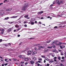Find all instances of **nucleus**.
<instances>
[{
  "label": "nucleus",
  "mask_w": 66,
  "mask_h": 66,
  "mask_svg": "<svg viewBox=\"0 0 66 66\" xmlns=\"http://www.w3.org/2000/svg\"><path fill=\"white\" fill-rule=\"evenodd\" d=\"M56 3H57L58 5H60L61 3L63 4V3H64V1L62 0H61L60 1H59V0H56Z\"/></svg>",
  "instance_id": "nucleus-1"
},
{
  "label": "nucleus",
  "mask_w": 66,
  "mask_h": 66,
  "mask_svg": "<svg viewBox=\"0 0 66 66\" xmlns=\"http://www.w3.org/2000/svg\"><path fill=\"white\" fill-rule=\"evenodd\" d=\"M54 44H56V45L57 46H58L59 45H61V43L59 42V41L57 40H56L53 42Z\"/></svg>",
  "instance_id": "nucleus-2"
},
{
  "label": "nucleus",
  "mask_w": 66,
  "mask_h": 66,
  "mask_svg": "<svg viewBox=\"0 0 66 66\" xmlns=\"http://www.w3.org/2000/svg\"><path fill=\"white\" fill-rule=\"evenodd\" d=\"M33 52V51H28V53L27 54V55H29L30 54H31V53H32Z\"/></svg>",
  "instance_id": "nucleus-3"
},
{
  "label": "nucleus",
  "mask_w": 66,
  "mask_h": 66,
  "mask_svg": "<svg viewBox=\"0 0 66 66\" xmlns=\"http://www.w3.org/2000/svg\"><path fill=\"white\" fill-rule=\"evenodd\" d=\"M30 63H31V64L33 65V64L34 63V61H30Z\"/></svg>",
  "instance_id": "nucleus-4"
},
{
  "label": "nucleus",
  "mask_w": 66,
  "mask_h": 66,
  "mask_svg": "<svg viewBox=\"0 0 66 66\" xmlns=\"http://www.w3.org/2000/svg\"><path fill=\"white\" fill-rule=\"evenodd\" d=\"M25 8H26V6H24L22 8V10L23 11H24L25 10Z\"/></svg>",
  "instance_id": "nucleus-5"
},
{
  "label": "nucleus",
  "mask_w": 66,
  "mask_h": 66,
  "mask_svg": "<svg viewBox=\"0 0 66 66\" xmlns=\"http://www.w3.org/2000/svg\"><path fill=\"white\" fill-rule=\"evenodd\" d=\"M36 53H37V52H35L32 53V55H34V54H36Z\"/></svg>",
  "instance_id": "nucleus-6"
},
{
  "label": "nucleus",
  "mask_w": 66,
  "mask_h": 66,
  "mask_svg": "<svg viewBox=\"0 0 66 66\" xmlns=\"http://www.w3.org/2000/svg\"><path fill=\"white\" fill-rule=\"evenodd\" d=\"M11 10H12V9H7L6 10V11H11Z\"/></svg>",
  "instance_id": "nucleus-7"
},
{
  "label": "nucleus",
  "mask_w": 66,
  "mask_h": 66,
  "mask_svg": "<svg viewBox=\"0 0 66 66\" xmlns=\"http://www.w3.org/2000/svg\"><path fill=\"white\" fill-rule=\"evenodd\" d=\"M25 60L26 61H28L29 60V58H26L25 59Z\"/></svg>",
  "instance_id": "nucleus-8"
},
{
  "label": "nucleus",
  "mask_w": 66,
  "mask_h": 66,
  "mask_svg": "<svg viewBox=\"0 0 66 66\" xmlns=\"http://www.w3.org/2000/svg\"><path fill=\"white\" fill-rule=\"evenodd\" d=\"M33 60H34V61L36 60V57H33Z\"/></svg>",
  "instance_id": "nucleus-9"
},
{
  "label": "nucleus",
  "mask_w": 66,
  "mask_h": 66,
  "mask_svg": "<svg viewBox=\"0 0 66 66\" xmlns=\"http://www.w3.org/2000/svg\"><path fill=\"white\" fill-rule=\"evenodd\" d=\"M4 14V12H2L0 13V15H3V14Z\"/></svg>",
  "instance_id": "nucleus-10"
},
{
  "label": "nucleus",
  "mask_w": 66,
  "mask_h": 66,
  "mask_svg": "<svg viewBox=\"0 0 66 66\" xmlns=\"http://www.w3.org/2000/svg\"><path fill=\"white\" fill-rule=\"evenodd\" d=\"M53 61V60H51V61H50V63H52V62H53V61Z\"/></svg>",
  "instance_id": "nucleus-11"
},
{
  "label": "nucleus",
  "mask_w": 66,
  "mask_h": 66,
  "mask_svg": "<svg viewBox=\"0 0 66 66\" xmlns=\"http://www.w3.org/2000/svg\"><path fill=\"white\" fill-rule=\"evenodd\" d=\"M44 12L43 11H41L40 12L38 13V14H42V13H43Z\"/></svg>",
  "instance_id": "nucleus-12"
},
{
  "label": "nucleus",
  "mask_w": 66,
  "mask_h": 66,
  "mask_svg": "<svg viewBox=\"0 0 66 66\" xmlns=\"http://www.w3.org/2000/svg\"><path fill=\"white\" fill-rule=\"evenodd\" d=\"M34 22H32L31 23V24L32 25L34 24Z\"/></svg>",
  "instance_id": "nucleus-13"
},
{
  "label": "nucleus",
  "mask_w": 66,
  "mask_h": 66,
  "mask_svg": "<svg viewBox=\"0 0 66 66\" xmlns=\"http://www.w3.org/2000/svg\"><path fill=\"white\" fill-rule=\"evenodd\" d=\"M60 66H64V65H63V64L62 63H60Z\"/></svg>",
  "instance_id": "nucleus-14"
},
{
  "label": "nucleus",
  "mask_w": 66,
  "mask_h": 66,
  "mask_svg": "<svg viewBox=\"0 0 66 66\" xmlns=\"http://www.w3.org/2000/svg\"><path fill=\"white\" fill-rule=\"evenodd\" d=\"M47 48H52V46H48Z\"/></svg>",
  "instance_id": "nucleus-15"
},
{
  "label": "nucleus",
  "mask_w": 66,
  "mask_h": 66,
  "mask_svg": "<svg viewBox=\"0 0 66 66\" xmlns=\"http://www.w3.org/2000/svg\"><path fill=\"white\" fill-rule=\"evenodd\" d=\"M4 31V30H2V32H1V34H3V32Z\"/></svg>",
  "instance_id": "nucleus-16"
},
{
  "label": "nucleus",
  "mask_w": 66,
  "mask_h": 66,
  "mask_svg": "<svg viewBox=\"0 0 66 66\" xmlns=\"http://www.w3.org/2000/svg\"><path fill=\"white\" fill-rule=\"evenodd\" d=\"M58 59H59V60H61V57L59 56L58 57Z\"/></svg>",
  "instance_id": "nucleus-17"
},
{
  "label": "nucleus",
  "mask_w": 66,
  "mask_h": 66,
  "mask_svg": "<svg viewBox=\"0 0 66 66\" xmlns=\"http://www.w3.org/2000/svg\"><path fill=\"white\" fill-rule=\"evenodd\" d=\"M64 61H65V60H61V62H64Z\"/></svg>",
  "instance_id": "nucleus-18"
},
{
  "label": "nucleus",
  "mask_w": 66,
  "mask_h": 66,
  "mask_svg": "<svg viewBox=\"0 0 66 66\" xmlns=\"http://www.w3.org/2000/svg\"><path fill=\"white\" fill-rule=\"evenodd\" d=\"M28 16H29L28 15H27L24 16V17L27 18V17Z\"/></svg>",
  "instance_id": "nucleus-19"
},
{
  "label": "nucleus",
  "mask_w": 66,
  "mask_h": 66,
  "mask_svg": "<svg viewBox=\"0 0 66 66\" xmlns=\"http://www.w3.org/2000/svg\"><path fill=\"white\" fill-rule=\"evenodd\" d=\"M12 30V28H10L9 29V31H11Z\"/></svg>",
  "instance_id": "nucleus-20"
},
{
  "label": "nucleus",
  "mask_w": 66,
  "mask_h": 66,
  "mask_svg": "<svg viewBox=\"0 0 66 66\" xmlns=\"http://www.w3.org/2000/svg\"><path fill=\"white\" fill-rule=\"evenodd\" d=\"M15 27L16 28H18V27H19V26H18L17 25H16L15 26Z\"/></svg>",
  "instance_id": "nucleus-21"
},
{
  "label": "nucleus",
  "mask_w": 66,
  "mask_h": 66,
  "mask_svg": "<svg viewBox=\"0 0 66 66\" xmlns=\"http://www.w3.org/2000/svg\"><path fill=\"white\" fill-rule=\"evenodd\" d=\"M38 60H39L42 61V58H39Z\"/></svg>",
  "instance_id": "nucleus-22"
},
{
  "label": "nucleus",
  "mask_w": 66,
  "mask_h": 66,
  "mask_svg": "<svg viewBox=\"0 0 66 66\" xmlns=\"http://www.w3.org/2000/svg\"><path fill=\"white\" fill-rule=\"evenodd\" d=\"M9 17H7V18H5V19H6V20L8 19H9Z\"/></svg>",
  "instance_id": "nucleus-23"
},
{
  "label": "nucleus",
  "mask_w": 66,
  "mask_h": 66,
  "mask_svg": "<svg viewBox=\"0 0 66 66\" xmlns=\"http://www.w3.org/2000/svg\"><path fill=\"white\" fill-rule=\"evenodd\" d=\"M13 60L14 61H16V60H17L16 59H15V58H13Z\"/></svg>",
  "instance_id": "nucleus-24"
},
{
  "label": "nucleus",
  "mask_w": 66,
  "mask_h": 66,
  "mask_svg": "<svg viewBox=\"0 0 66 66\" xmlns=\"http://www.w3.org/2000/svg\"><path fill=\"white\" fill-rule=\"evenodd\" d=\"M21 64H23L24 63V62L22 61L21 62Z\"/></svg>",
  "instance_id": "nucleus-25"
},
{
  "label": "nucleus",
  "mask_w": 66,
  "mask_h": 66,
  "mask_svg": "<svg viewBox=\"0 0 66 66\" xmlns=\"http://www.w3.org/2000/svg\"><path fill=\"white\" fill-rule=\"evenodd\" d=\"M57 58V57H54V59H56Z\"/></svg>",
  "instance_id": "nucleus-26"
},
{
  "label": "nucleus",
  "mask_w": 66,
  "mask_h": 66,
  "mask_svg": "<svg viewBox=\"0 0 66 66\" xmlns=\"http://www.w3.org/2000/svg\"><path fill=\"white\" fill-rule=\"evenodd\" d=\"M45 60H47V61H48L49 60V59H48L46 58H45Z\"/></svg>",
  "instance_id": "nucleus-27"
},
{
  "label": "nucleus",
  "mask_w": 66,
  "mask_h": 66,
  "mask_svg": "<svg viewBox=\"0 0 66 66\" xmlns=\"http://www.w3.org/2000/svg\"><path fill=\"white\" fill-rule=\"evenodd\" d=\"M19 57L20 58H21L22 57V55H20L19 56Z\"/></svg>",
  "instance_id": "nucleus-28"
},
{
  "label": "nucleus",
  "mask_w": 66,
  "mask_h": 66,
  "mask_svg": "<svg viewBox=\"0 0 66 66\" xmlns=\"http://www.w3.org/2000/svg\"><path fill=\"white\" fill-rule=\"evenodd\" d=\"M52 51L53 52H55V51L56 50H52Z\"/></svg>",
  "instance_id": "nucleus-29"
},
{
  "label": "nucleus",
  "mask_w": 66,
  "mask_h": 66,
  "mask_svg": "<svg viewBox=\"0 0 66 66\" xmlns=\"http://www.w3.org/2000/svg\"><path fill=\"white\" fill-rule=\"evenodd\" d=\"M24 27H27V25L26 24H25Z\"/></svg>",
  "instance_id": "nucleus-30"
},
{
  "label": "nucleus",
  "mask_w": 66,
  "mask_h": 66,
  "mask_svg": "<svg viewBox=\"0 0 66 66\" xmlns=\"http://www.w3.org/2000/svg\"><path fill=\"white\" fill-rule=\"evenodd\" d=\"M7 64H8L7 63H6L4 65L5 66H6V65H7Z\"/></svg>",
  "instance_id": "nucleus-31"
},
{
  "label": "nucleus",
  "mask_w": 66,
  "mask_h": 66,
  "mask_svg": "<svg viewBox=\"0 0 66 66\" xmlns=\"http://www.w3.org/2000/svg\"><path fill=\"white\" fill-rule=\"evenodd\" d=\"M60 47L61 48V49H62L63 48V47H62V46H60Z\"/></svg>",
  "instance_id": "nucleus-32"
},
{
  "label": "nucleus",
  "mask_w": 66,
  "mask_h": 66,
  "mask_svg": "<svg viewBox=\"0 0 66 66\" xmlns=\"http://www.w3.org/2000/svg\"><path fill=\"white\" fill-rule=\"evenodd\" d=\"M64 57H62V59H64Z\"/></svg>",
  "instance_id": "nucleus-33"
},
{
  "label": "nucleus",
  "mask_w": 66,
  "mask_h": 66,
  "mask_svg": "<svg viewBox=\"0 0 66 66\" xmlns=\"http://www.w3.org/2000/svg\"><path fill=\"white\" fill-rule=\"evenodd\" d=\"M57 28V26H55V27H54V29H56V28Z\"/></svg>",
  "instance_id": "nucleus-34"
},
{
  "label": "nucleus",
  "mask_w": 66,
  "mask_h": 66,
  "mask_svg": "<svg viewBox=\"0 0 66 66\" xmlns=\"http://www.w3.org/2000/svg\"><path fill=\"white\" fill-rule=\"evenodd\" d=\"M35 50H36V51H37V49H36V47H35Z\"/></svg>",
  "instance_id": "nucleus-35"
},
{
  "label": "nucleus",
  "mask_w": 66,
  "mask_h": 66,
  "mask_svg": "<svg viewBox=\"0 0 66 66\" xmlns=\"http://www.w3.org/2000/svg\"><path fill=\"white\" fill-rule=\"evenodd\" d=\"M25 65H27L28 64V62H26L25 63Z\"/></svg>",
  "instance_id": "nucleus-36"
},
{
  "label": "nucleus",
  "mask_w": 66,
  "mask_h": 66,
  "mask_svg": "<svg viewBox=\"0 0 66 66\" xmlns=\"http://www.w3.org/2000/svg\"><path fill=\"white\" fill-rule=\"evenodd\" d=\"M40 65V64H39V63L38 64H37L38 66H39Z\"/></svg>",
  "instance_id": "nucleus-37"
},
{
  "label": "nucleus",
  "mask_w": 66,
  "mask_h": 66,
  "mask_svg": "<svg viewBox=\"0 0 66 66\" xmlns=\"http://www.w3.org/2000/svg\"><path fill=\"white\" fill-rule=\"evenodd\" d=\"M2 41V39H0V42H1Z\"/></svg>",
  "instance_id": "nucleus-38"
},
{
  "label": "nucleus",
  "mask_w": 66,
  "mask_h": 66,
  "mask_svg": "<svg viewBox=\"0 0 66 66\" xmlns=\"http://www.w3.org/2000/svg\"><path fill=\"white\" fill-rule=\"evenodd\" d=\"M54 61H55V62H57V61L56 59H54Z\"/></svg>",
  "instance_id": "nucleus-39"
},
{
  "label": "nucleus",
  "mask_w": 66,
  "mask_h": 66,
  "mask_svg": "<svg viewBox=\"0 0 66 66\" xmlns=\"http://www.w3.org/2000/svg\"><path fill=\"white\" fill-rule=\"evenodd\" d=\"M6 1H7L6 0H5L4 1V3H5V2H6Z\"/></svg>",
  "instance_id": "nucleus-40"
},
{
  "label": "nucleus",
  "mask_w": 66,
  "mask_h": 66,
  "mask_svg": "<svg viewBox=\"0 0 66 66\" xmlns=\"http://www.w3.org/2000/svg\"><path fill=\"white\" fill-rule=\"evenodd\" d=\"M47 66H49V64H47Z\"/></svg>",
  "instance_id": "nucleus-41"
},
{
  "label": "nucleus",
  "mask_w": 66,
  "mask_h": 66,
  "mask_svg": "<svg viewBox=\"0 0 66 66\" xmlns=\"http://www.w3.org/2000/svg\"><path fill=\"white\" fill-rule=\"evenodd\" d=\"M53 48H55V45H54L53 46Z\"/></svg>",
  "instance_id": "nucleus-42"
},
{
  "label": "nucleus",
  "mask_w": 66,
  "mask_h": 66,
  "mask_svg": "<svg viewBox=\"0 0 66 66\" xmlns=\"http://www.w3.org/2000/svg\"><path fill=\"white\" fill-rule=\"evenodd\" d=\"M39 24H42V23L40 22H39Z\"/></svg>",
  "instance_id": "nucleus-43"
},
{
  "label": "nucleus",
  "mask_w": 66,
  "mask_h": 66,
  "mask_svg": "<svg viewBox=\"0 0 66 66\" xmlns=\"http://www.w3.org/2000/svg\"><path fill=\"white\" fill-rule=\"evenodd\" d=\"M51 41V40H49L48 41V43H50V42Z\"/></svg>",
  "instance_id": "nucleus-44"
},
{
  "label": "nucleus",
  "mask_w": 66,
  "mask_h": 66,
  "mask_svg": "<svg viewBox=\"0 0 66 66\" xmlns=\"http://www.w3.org/2000/svg\"><path fill=\"white\" fill-rule=\"evenodd\" d=\"M61 55H63V53H61Z\"/></svg>",
  "instance_id": "nucleus-45"
},
{
  "label": "nucleus",
  "mask_w": 66,
  "mask_h": 66,
  "mask_svg": "<svg viewBox=\"0 0 66 66\" xmlns=\"http://www.w3.org/2000/svg\"><path fill=\"white\" fill-rule=\"evenodd\" d=\"M63 48H65V46H63Z\"/></svg>",
  "instance_id": "nucleus-46"
},
{
  "label": "nucleus",
  "mask_w": 66,
  "mask_h": 66,
  "mask_svg": "<svg viewBox=\"0 0 66 66\" xmlns=\"http://www.w3.org/2000/svg\"><path fill=\"white\" fill-rule=\"evenodd\" d=\"M40 48H43V47L42 46H41L40 47Z\"/></svg>",
  "instance_id": "nucleus-47"
},
{
  "label": "nucleus",
  "mask_w": 66,
  "mask_h": 66,
  "mask_svg": "<svg viewBox=\"0 0 66 66\" xmlns=\"http://www.w3.org/2000/svg\"><path fill=\"white\" fill-rule=\"evenodd\" d=\"M42 57H45V56H42Z\"/></svg>",
  "instance_id": "nucleus-48"
},
{
  "label": "nucleus",
  "mask_w": 66,
  "mask_h": 66,
  "mask_svg": "<svg viewBox=\"0 0 66 66\" xmlns=\"http://www.w3.org/2000/svg\"><path fill=\"white\" fill-rule=\"evenodd\" d=\"M9 60L10 61H12V60H11V59H9Z\"/></svg>",
  "instance_id": "nucleus-49"
},
{
  "label": "nucleus",
  "mask_w": 66,
  "mask_h": 66,
  "mask_svg": "<svg viewBox=\"0 0 66 66\" xmlns=\"http://www.w3.org/2000/svg\"><path fill=\"white\" fill-rule=\"evenodd\" d=\"M7 59H5V61H7Z\"/></svg>",
  "instance_id": "nucleus-50"
},
{
  "label": "nucleus",
  "mask_w": 66,
  "mask_h": 66,
  "mask_svg": "<svg viewBox=\"0 0 66 66\" xmlns=\"http://www.w3.org/2000/svg\"><path fill=\"white\" fill-rule=\"evenodd\" d=\"M38 62H39V63H41V61H38Z\"/></svg>",
  "instance_id": "nucleus-51"
},
{
  "label": "nucleus",
  "mask_w": 66,
  "mask_h": 66,
  "mask_svg": "<svg viewBox=\"0 0 66 66\" xmlns=\"http://www.w3.org/2000/svg\"><path fill=\"white\" fill-rule=\"evenodd\" d=\"M4 64H2V66H4Z\"/></svg>",
  "instance_id": "nucleus-52"
},
{
  "label": "nucleus",
  "mask_w": 66,
  "mask_h": 66,
  "mask_svg": "<svg viewBox=\"0 0 66 66\" xmlns=\"http://www.w3.org/2000/svg\"><path fill=\"white\" fill-rule=\"evenodd\" d=\"M53 4H55V2L54 1L53 2Z\"/></svg>",
  "instance_id": "nucleus-53"
},
{
  "label": "nucleus",
  "mask_w": 66,
  "mask_h": 66,
  "mask_svg": "<svg viewBox=\"0 0 66 66\" xmlns=\"http://www.w3.org/2000/svg\"><path fill=\"white\" fill-rule=\"evenodd\" d=\"M50 18V16H48L47 17V18Z\"/></svg>",
  "instance_id": "nucleus-54"
},
{
  "label": "nucleus",
  "mask_w": 66,
  "mask_h": 66,
  "mask_svg": "<svg viewBox=\"0 0 66 66\" xmlns=\"http://www.w3.org/2000/svg\"><path fill=\"white\" fill-rule=\"evenodd\" d=\"M1 4H3V3H1L0 4V5H1Z\"/></svg>",
  "instance_id": "nucleus-55"
},
{
  "label": "nucleus",
  "mask_w": 66,
  "mask_h": 66,
  "mask_svg": "<svg viewBox=\"0 0 66 66\" xmlns=\"http://www.w3.org/2000/svg\"><path fill=\"white\" fill-rule=\"evenodd\" d=\"M44 63H46V60H45L44 61Z\"/></svg>",
  "instance_id": "nucleus-56"
},
{
  "label": "nucleus",
  "mask_w": 66,
  "mask_h": 66,
  "mask_svg": "<svg viewBox=\"0 0 66 66\" xmlns=\"http://www.w3.org/2000/svg\"><path fill=\"white\" fill-rule=\"evenodd\" d=\"M44 19V18H43V17H42V18H41V19Z\"/></svg>",
  "instance_id": "nucleus-57"
},
{
  "label": "nucleus",
  "mask_w": 66,
  "mask_h": 66,
  "mask_svg": "<svg viewBox=\"0 0 66 66\" xmlns=\"http://www.w3.org/2000/svg\"><path fill=\"white\" fill-rule=\"evenodd\" d=\"M51 45H53V43H52L51 44Z\"/></svg>",
  "instance_id": "nucleus-58"
},
{
  "label": "nucleus",
  "mask_w": 66,
  "mask_h": 66,
  "mask_svg": "<svg viewBox=\"0 0 66 66\" xmlns=\"http://www.w3.org/2000/svg\"><path fill=\"white\" fill-rule=\"evenodd\" d=\"M53 6V4H52L51 5V6Z\"/></svg>",
  "instance_id": "nucleus-59"
},
{
  "label": "nucleus",
  "mask_w": 66,
  "mask_h": 66,
  "mask_svg": "<svg viewBox=\"0 0 66 66\" xmlns=\"http://www.w3.org/2000/svg\"><path fill=\"white\" fill-rule=\"evenodd\" d=\"M18 37H19V36H20V35H18Z\"/></svg>",
  "instance_id": "nucleus-60"
},
{
  "label": "nucleus",
  "mask_w": 66,
  "mask_h": 66,
  "mask_svg": "<svg viewBox=\"0 0 66 66\" xmlns=\"http://www.w3.org/2000/svg\"><path fill=\"white\" fill-rule=\"evenodd\" d=\"M16 30H14V32H16Z\"/></svg>",
  "instance_id": "nucleus-61"
},
{
  "label": "nucleus",
  "mask_w": 66,
  "mask_h": 66,
  "mask_svg": "<svg viewBox=\"0 0 66 66\" xmlns=\"http://www.w3.org/2000/svg\"><path fill=\"white\" fill-rule=\"evenodd\" d=\"M35 23H37V21H35Z\"/></svg>",
  "instance_id": "nucleus-62"
},
{
  "label": "nucleus",
  "mask_w": 66,
  "mask_h": 66,
  "mask_svg": "<svg viewBox=\"0 0 66 66\" xmlns=\"http://www.w3.org/2000/svg\"><path fill=\"white\" fill-rule=\"evenodd\" d=\"M59 51H60V52H61V50H59Z\"/></svg>",
  "instance_id": "nucleus-63"
},
{
  "label": "nucleus",
  "mask_w": 66,
  "mask_h": 66,
  "mask_svg": "<svg viewBox=\"0 0 66 66\" xmlns=\"http://www.w3.org/2000/svg\"><path fill=\"white\" fill-rule=\"evenodd\" d=\"M36 64H38V62H36Z\"/></svg>",
  "instance_id": "nucleus-64"
}]
</instances>
